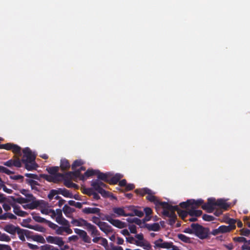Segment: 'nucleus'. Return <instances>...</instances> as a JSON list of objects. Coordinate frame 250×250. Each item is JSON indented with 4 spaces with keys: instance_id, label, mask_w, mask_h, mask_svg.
<instances>
[{
    "instance_id": "obj_1",
    "label": "nucleus",
    "mask_w": 250,
    "mask_h": 250,
    "mask_svg": "<svg viewBox=\"0 0 250 250\" xmlns=\"http://www.w3.org/2000/svg\"><path fill=\"white\" fill-rule=\"evenodd\" d=\"M23 156L21 160L19 158L13 160V166L17 167H21V163L24 164L25 168L29 170L36 169L38 165L35 162L36 156L32 153L29 147H25L22 150Z\"/></svg>"
},
{
    "instance_id": "obj_2",
    "label": "nucleus",
    "mask_w": 250,
    "mask_h": 250,
    "mask_svg": "<svg viewBox=\"0 0 250 250\" xmlns=\"http://www.w3.org/2000/svg\"><path fill=\"white\" fill-rule=\"evenodd\" d=\"M178 208V206H172L169 204V207L167 208H163L162 214L165 216L169 217L168 220V224L169 225H173L177 219V216L173 211V209H176Z\"/></svg>"
},
{
    "instance_id": "obj_3",
    "label": "nucleus",
    "mask_w": 250,
    "mask_h": 250,
    "mask_svg": "<svg viewBox=\"0 0 250 250\" xmlns=\"http://www.w3.org/2000/svg\"><path fill=\"white\" fill-rule=\"evenodd\" d=\"M194 229V234L201 239H204L208 237L209 229L205 228L199 224L192 223Z\"/></svg>"
},
{
    "instance_id": "obj_4",
    "label": "nucleus",
    "mask_w": 250,
    "mask_h": 250,
    "mask_svg": "<svg viewBox=\"0 0 250 250\" xmlns=\"http://www.w3.org/2000/svg\"><path fill=\"white\" fill-rule=\"evenodd\" d=\"M91 186L95 190L101 194L103 197H106L108 196L109 192L103 188V187H105V184L99 179L92 180Z\"/></svg>"
},
{
    "instance_id": "obj_5",
    "label": "nucleus",
    "mask_w": 250,
    "mask_h": 250,
    "mask_svg": "<svg viewBox=\"0 0 250 250\" xmlns=\"http://www.w3.org/2000/svg\"><path fill=\"white\" fill-rule=\"evenodd\" d=\"M140 207L134 206H126V216H137L142 217L144 216V212L139 209Z\"/></svg>"
},
{
    "instance_id": "obj_6",
    "label": "nucleus",
    "mask_w": 250,
    "mask_h": 250,
    "mask_svg": "<svg viewBox=\"0 0 250 250\" xmlns=\"http://www.w3.org/2000/svg\"><path fill=\"white\" fill-rule=\"evenodd\" d=\"M154 192L151 190L150 194H147L146 199L149 201L153 203L157 208L162 207L163 208H167L169 207V204L166 202L160 201L157 198L153 195Z\"/></svg>"
},
{
    "instance_id": "obj_7",
    "label": "nucleus",
    "mask_w": 250,
    "mask_h": 250,
    "mask_svg": "<svg viewBox=\"0 0 250 250\" xmlns=\"http://www.w3.org/2000/svg\"><path fill=\"white\" fill-rule=\"evenodd\" d=\"M113 214L110 215H105V219L111 223L112 225L120 229H123L125 227V223H124L119 220L113 219L112 217L114 216Z\"/></svg>"
},
{
    "instance_id": "obj_8",
    "label": "nucleus",
    "mask_w": 250,
    "mask_h": 250,
    "mask_svg": "<svg viewBox=\"0 0 250 250\" xmlns=\"http://www.w3.org/2000/svg\"><path fill=\"white\" fill-rule=\"evenodd\" d=\"M203 209L206 210L208 213H212L216 209L215 203H214V198H208L207 203L203 204L202 206Z\"/></svg>"
},
{
    "instance_id": "obj_9",
    "label": "nucleus",
    "mask_w": 250,
    "mask_h": 250,
    "mask_svg": "<svg viewBox=\"0 0 250 250\" xmlns=\"http://www.w3.org/2000/svg\"><path fill=\"white\" fill-rule=\"evenodd\" d=\"M46 240L47 242L57 245L60 247H62L64 244L62 238L60 237L48 236L46 237Z\"/></svg>"
},
{
    "instance_id": "obj_10",
    "label": "nucleus",
    "mask_w": 250,
    "mask_h": 250,
    "mask_svg": "<svg viewBox=\"0 0 250 250\" xmlns=\"http://www.w3.org/2000/svg\"><path fill=\"white\" fill-rule=\"evenodd\" d=\"M74 232L79 235L80 237L84 242L87 243H91V240L90 237L87 235L86 232L84 230L76 228L74 229Z\"/></svg>"
},
{
    "instance_id": "obj_11",
    "label": "nucleus",
    "mask_w": 250,
    "mask_h": 250,
    "mask_svg": "<svg viewBox=\"0 0 250 250\" xmlns=\"http://www.w3.org/2000/svg\"><path fill=\"white\" fill-rule=\"evenodd\" d=\"M66 177H71L75 180L77 178L80 180L84 181L85 180L84 176L82 175L80 172V170H74V171H69L66 173Z\"/></svg>"
},
{
    "instance_id": "obj_12",
    "label": "nucleus",
    "mask_w": 250,
    "mask_h": 250,
    "mask_svg": "<svg viewBox=\"0 0 250 250\" xmlns=\"http://www.w3.org/2000/svg\"><path fill=\"white\" fill-rule=\"evenodd\" d=\"M126 220L129 223H134L135 224L138 225L141 228H146L147 224L145 223L142 220H141L136 217L128 218Z\"/></svg>"
},
{
    "instance_id": "obj_13",
    "label": "nucleus",
    "mask_w": 250,
    "mask_h": 250,
    "mask_svg": "<svg viewBox=\"0 0 250 250\" xmlns=\"http://www.w3.org/2000/svg\"><path fill=\"white\" fill-rule=\"evenodd\" d=\"M19 226H15L12 224H8L6 225L3 229L4 231L12 235H15L16 231L19 228Z\"/></svg>"
},
{
    "instance_id": "obj_14",
    "label": "nucleus",
    "mask_w": 250,
    "mask_h": 250,
    "mask_svg": "<svg viewBox=\"0 0 250 250\" xmlns=\"http://www.w3.org/2000/svg\"><path fill=\"white\" fill-rule=\"evenodd\" d=\"M85 229L90 233L92 237L100 235V232L97 229V228L89 223Z\"/></svg>"
},
{
    "instance_id": "obj_15",
    "label": "nucleus",
    "mask_w": 250,
    "mask_h": 250,
    "mask_svg": "<svg viewBox=\"0 0 250 250\" xmlns=\"http://www.w3.org/2000/svg\"><path fill=\"white\" fill-rule=\"evenodd\" d=\"M214 203H215V207H218L219 208L224 210H227L229 207V204L226 203V201L222 199H219L216 200L214 198Z\"/></svg>"
},
{
    "instance_id": "obj_16",
    "label": "nucleus",
    "mask_w": 250,
    "mask_h": 250,
    "mask_svg": "<svg viewBox=\"0 0 250 250\" xmlns=\"http://www.w3.org/2000/svg\"><path fill=\"white\" fill-rule=\"evenodd\" d=\"M70 226H63L59 227L58 226V228L56 230V233L59 235H62L64 232L67 234H71L73 231L70 228Z\"/></svg>"
},
{
    "instance_id": "obj_17",
    "label": "nucleus",
    "mask_w": 250,
    "mask_h": 250,
    "mask_svg": "<svg viewBox=\"0 0 250 250\" xmlns=\"http://www.w3.org/2000/svg\"><path fill=\"white\" fill-rule=\"evenodd\" d=\"M99 227L100 229L105 233L108 234L112 232L113 229L112 227L107 223L102 222V223H99Z\"/></svg>"
},
{
    "instance_id": "obj_18",
    "label": "nucleus",
    "mask_w": 250,
    "mask_h": 250,
    "mask_svg": "<svg viewBox=\"0 0 250 250\" xmlns=\"http://www.w3.org/2000/svg\"><path fill=\"white\" fill-rule=\"evenodd\" d=\"M97 177L99 180L108 183L110 177L111 176L110 172L103 173L98 170Z\"/></svg>"
},
{
    "instance_id": "obj_19",
    "label": "nucleus",
    "mask_w": 250,
    "mask_h": 250,
    "mask_svg": "<svg viewBox=\"0 0 250 250\" xmlns=\"http://www.w3.org/2000/svg\"><path fill=\"white\" fill-rule=\"evenodd\" d=\"M83 212L86 214H96L100 215L101 209L97 208H85L83 209Z\"/></svg>"
},
{
    "instance_id": "obj_20",
    "label": "nucleus",
    "mask_w": 250,
    "mask_h": 250,
    "mask_svg": "<svg viewBox=\"0 0 250 250\" xmlns=\"http://www.w3.org/2000/svg\"><path fill=\"white\" fill-rule=\"evenodd\" d=\"M190 208H197L204 204V200L202 199L197 200L190 199Z\"/></svg>"
},
{
    "instance_id": "obj_21",
    "label": "nucleus",
    "mask_w": 250,
    "mask_h": 250,
    "mask_svg": "<svg viewBox=\"0 0 250 250\" xmlns=\"http://www.w3.org/2000/svg\"><path fill=\"white\" fill-rule=\"evenodd\" d=\"M13 207L14 213L19 216L24 217L28 214L26 212L21 210L20 207L18 206L14 205Z\"/></svg>"
},
{
    "instance_id": "obj_22",
    "label": "nucleus",
    "mask_w": 250,
    "mask_h": 250,
    "mask_svg": "<svg viewBox=\"0 0 250 250\" xmlns=\"http://www.w3.org/2000/svg\"><path fill=\"white\" fill-rule=\"evenodd\" d=\"M28 232L29 231L28 230L21 229L19 227L17 229V231H16V233L18 234L19 238L21 241H25L24 236L25 235L27 236V232Z\"/></svg>"
},
{
    "instance_id": "obj_23",
    "label": "nucleus",
    "mask_w": 250,
    "mask_h": 250,
    "mask_svg": "<svg viewBox=\"0 0 250 250\" xmlns=\"http://www.w3.org/2000/svg\"><path fill=\"white\" fill-rule=\"evenodd\" d=\"M134 191L137 194L141 196H144L146 194H150V192H151V190L148 188H145L136 189Z\"/></svg>"
},
{
    "instance_id": "obj_24",
    "label": "nucleus",
    "mask_w": 250,
    "mask_h": 250,
    "mask_svg": "<svg viewBox=\"0 0 250 250\" xmlns=\"http://www.w3.org/2000/svg\"><path fill=\"white\" fill-rule=\"evenodd\" d=\"M122 177V176L120 174L117 173L115 175H113L111 173V176L109 178L108 183L113 185L116 184Z\"/></svg>"
},
{
    "instance_id": "obj_25",
    "label": "nucleus",
    "mask_w": 250,
    "mask_h": 250,
    "mask_svg": "<svg viewBox=\"0 0 250 250\" xmlns=\"http://www.w3.org/2000/svg\"><path fill=\"white\" fill-rule=\"evenodd\" d=\"M70 167V163L66 159H62L61 160L60 168L62 171L68 169Z\"/></svg>"
},
{
    "instance_id": "obj_26",
    "label": "nucleus",
    "mask_w": 250,
    "mask_h": 250,
    "mask_svg": "<svg viewBox=\"0 0 250 250\" xmlns=\"http://www.w3.org/2000/svg\"><path fill=\"white\" fill-rule=\"evenodd\" d=\"M202 214V211L201 210H196V208H190L188 209V215L191 217L200 216Z\"/></svg>"
},
{
    "instance_id": "obj_27",
    "label": "nucleus",
    "mask_w": 250,
    "mask_h": 250,
    "mask_svg": "<svg viewBox=\"0 0 250 250\" xmlns=\"http://www.w3.org/2000/svg\"><path fill=\"white\" fill-rule=\"evenodd\" d=\"M59 194H61L65 197L67 198H72L73 194L71 192H70L69 190L66 189L64 188H59Z\"/></svg>"
},
{
    "instance_id": "obj_28",
    "label": "nucleus",
    "mask_w": 250,
    "mask_h": 250,
    "mask_svg": "<svg viewBox=\"0 0 250 250\" xmlns=\"http://www.w3.org/2000/svg\"><path fill=\"white\" fill-rule=\"evenodd\" d=\"M66 177V173L64 174L58 173L53 175V183H57L60 181L63 180L64 178Z\"/></svg>"
},
{
    "instance_id": "obj_29",
    "label": "nucleus",
    "mask_w": 250,
    "mask_h": 250,
    "mask_svg": "<svg viewBox=\"0 0 250 250\" xmlns=\"http://www.w3.org/2000/svg\"><path fill=\"white\" fill-rule=\"evenodd\" d=\"M56 221L60 225L63 226H70L69 222L66 219L62 216H57Z\"/></svg>"
},
{
    "instance_id": "obj_30",
    "label": "nucleus",
    "mask_w": 250,
    "mask_h": 250,
    "mask_svg": "<svg viewBox=\"0 0 250 250\" xmlns=\"http://www.w3.org/2000/svg\"><path fill=\"white\" fill-rule=\"evenodd\" d=\"M72 223H75L76 225L79 227H84L85 228H86L87 226L88 225V222L83 219H80V220H74L72 222Z\"/></svg>"
},
{
    "instance_id": "obj_31",
    "label": "nucleus",
    "mask_w": 250,
    "mask_h": 250,
    "mask_svg": "<svg viewBox=\"0 0 250 250\" xmlns=\"http://www.w3.org/2000/svg\"><path fill=\"white\" fill-rule=\"evenodd\" d=\"M146 229L149 231H157L160 229V226L158 223L147 224Z\"/></svg>"
},
{
    "instance_id": "obj_32",
    "label": "nucleus",
    "mask_w": 250,
    "mask_h": 250,
    "mask_svg": "<svg viewBox=\"0 0 250 250\" xmlns=\"http://www.w3.org/2000/svg\"><path fill=\"white\" fill-rule=\"evenodd\" d=\"M126 241L131 244H134L137 246V244L140 241H137V240L133 237L130 236L129 231L126 229Z\"/></svg>"
},
{
    "instance_id": "obj_33",
    "label": "nucleus",
    "mask_w": 250,
    "mask_h": 250,
    "mask_svg": "<svg viewBox=\"0 0 250 250\" xmlns=\"http://www.w3.org/2000/svg\"><path fill=\"white\" fill-rule=\"evenodd\" d=\"M24 227L30 229H32L40 232H44L45 229L43 227L39 225H23Z\"/></svg>"
},
{
    "instance_id": "obj_34",
    "label": "nucleus",
    "mask_w": 250,
    "mask_h": 250,
    "mask_svg": "<svg viewBox=\"0 0 250 250\" xmlns=\"http://www.w3.org/2000/svg\"><path fill=\"white\" fill-rule=\"evenodd\" d=\"M32 202L25 206H23V208H29L30 209H33L36 208L40 205L39 202L38 201H32Z\"/></svg>"
},
{
    "instance_id": "obj_35",
    "label": "nucleus",
    "mask_w": 250,
    "mask_h": 250,
    "mask_svg": "<svg viewBox=\"0 0 250 250\" xmlns=\"http://www.w3.org/2000/svg\"><path fill=\"white\" fill-rule=\"evenodd\" d=\"M173 211L175 212V211H177L178 214L179 216L181 217L183 220H184L187 216L188 215V211L182 210L179 208L178 207V208L176 209H173Z\"/></svg>"
},
{
    "instance_id": "obj_36",
    "label": "nucleus",
    "mask_w": 250,
    "mask_h": 250,
    "mask_svg": "<svg viewBox=\"0 0 250 250\" xmlns=\"http://www.w3.org/2000/svg\"><path fill=\"white\" fill-rule=\"evenodd\" d=\"M32 215L33 219L37 222L46 223L47 222L46 219L39 216V214L33 212Z\"/></svg>"
},
{
    "instance_id": "obj_37",
    "label": "nucleus",
    "mask_w": 250,
    "mask_h": 250,
    "mask_svg": "<svg viewBox=\"0 0 250 250\" xmlns=\"http://www.w3.org/2000/svg\"><path fill=\"white\" fill-rule=\"evenodd\" d=\"M137 246L143 247L146 250H150L151 246L147 241H141L137 244Z\"/></svg>"
},
{
    "instance_id": "obj_38",
    "label": "nucleus",
    "mask_w": 250,
    "mask_h": 250,
    "mask_svg": "<svg viewBox=\"0 0 250 250\" xmlns=\"http://www.w3.org/2000/svg\"><path fill=\"white\" fill-rule=\"evenodd\" d=\"M113 211L116 214V216H125V211L123 208H113Z\"/></svg>"
},
{
    "instance_id": "obj_39",
    "label": "nucleus",
    "mask_w": 250,
    "mask_h": 250,
    "mask_svg": "<svg viewBox=\"0 0 250 250\" xmlns=\"http://www.w3.org/2000/svg\"><path fill=\"white\" fill-rule=\"evenodd\" d=\"M98 170H94L92 169H88L84 173L85 179L87 177H89L93 175H97Z\"/></svg>"
},
{
    "instance_id": "obj_40",
    "label": "nucleus",
    "mask_w": 250,
    "mask_h": 250,
    "mask_svg": "<svg viewBox=\"0 0 250 250\" xmlns=\"http://www.w3.org/2000/svg\"><path fill=\"white\" fill-rule=\"evenodd\" d=\"M62 210L64 213L68 216V214H71L72 213L75 211V209L68 206L67 205H65L62 208Z\"/></svg>"
},
{
    "instance_id": "obj_41",
    "label": "nucleus",
    "mask_w": 250,
    "mask_h": 250,
    "mask_svg": "<svg viewBox=\"0 0 250 250\" xmlns=\"http://www.w3.org/2000/svg\"><path fill=\"white\" fill-rule=\"evenodd\" d=\"M11 148V149L10 150H12L14 153L21 155V147L20 146L17 145L12 144V146Z\"/></svg>"
},
{
    "instance_id": "obj_42",
    "label": "nucleus",
    "mask_w": 250,
    "mask_h": 250,
    "mask_svg": "<svg viewBox=\"0 0 250 250\" xmlns=\"http://www.w3.org/2000/svg\"><path fill=\"white\" fill-rule=\"evenodd\" d=\"M178 238L185 243H190L191 242L190 238L183 234H179Z\"/></svg>"
},
{
    "instance_id": "obj_43",
    "label": "nucleus",
    "mask_w": 250,
    "mask_h": 250,
    "mask_svg": "<svg viewBox=\"0 0 250 250\" xmlns=\"http://www.w3.org/2000/svg\"><path fill=\"white\" fill-rule=\"evenodd\" d=\"M59 170V167H52L47 168V170L49 174L54 175L58 173Z\"/></svg>"
},
{
    "instance_id": "obj_44",
    "label": "nucleus",
    "mask_w": 250,
    "mask_h": 250,
    "mask_svg": "<svg viewBox=\"0 0 250 250\" xmlns=\"http://www.w3.org/2000/svg\"><path fill=\"white\" fill-rule=\"evenodd\" d=\"M41 212L42 214H44L46 215H48L49 213H51L52 217L56 216L55 211L52 209L43 208L41 210Z\"/></svg>"
},
{
    "instance_id": "obj_45",
    "label": "nucleus",
    "mask_w": 250,
    "mask_h": 250,
    "mask_svg": "<svg viewBox=\"0 0 250 250\" xmlns=\"http://www.w3.org/2000/svg\"><path fill=\"white\" fill-rule=\"evenodd\" d=\"M32 238L35 241H37L41 243H45V239H44L43 237L41 235H33Z\"/></svg>"
},
{
    "instance_id": "obj_46",
    "label": "nucleus",
    "mask_w": 250,
    "mask_h": 250,
    "mask_svg": "<svg viewBox=\"0 0 250 250\" xmlns=\"http://www.w3.org/2000/svg\"><path fill=\"white\" fill-rule=\"evenodd\" d=\"M83 164V162L82 160H76L74 161L71 167L73 170H75L76 167L81 166Z\"/></svg>"
},
{
    "instance_id": "obj_47",
    "label": "nucleus",
    "mask_w": 250,
    "mask_h": 250,
    "mask_svg": "<svg viewBox=\"0 0 250 250\" xmlns=\"http://www.w3.org/2000/svg\"><path fill=\"white\" fill-rule=\"evenodd\" d=\"M41 250H60L59 249L54 247L52 245L45 244L41 246Z\"/></svg>"
},
{
    "instance_id": "obj_48",
    "label": "nucleus",
    "mask_w": 250,
    "mask_h": 250,
    "mask_svg": "<svg viewBox=\"0 0 250 250\" xmlns=\"http://www.w3.org/2000/svg\"><path fill=\"white\" fill-rule=\"evenodd\" d=\"M72 178L71 177H65L63 179L64 185L68 188H72V184L73 182H71Z\"/></svg>"
},
{
    "instance_id": "obj_49",
    "label": "nucleus",
    "mask_w": 250,
    "mask_h": 250,
    "mask_svg": "<svg viewBox=\"0 0 250 250\" xmlns=\"http://www.w3.org/2000/svg\"><path fill=\"white\" fill-rule=\"evenodd\" d=\"M219 228L221 233H227L232 230L231 228H230V227H229V226L222 225L220 226Z\"/></svg>"
},
{
    "instance_id": "obj_50",
    "label": "nucleus",
    "mask_w": 250,
    "mask_h": 250,
    "mask_svg": "<svg viewBox=\"0 0 250 250\" xmlns=\"http://www.w3.org/2000/svg\"><path fill=\"white\" fill-rule=\"evenodd\" d=\"M57 194H59V189L57 190L52 189L50 191V192L48 195V198L50 200H52L53 199V197Z\"/></svg>"
},
{
    "instance_id": "obj_51",
    "label": "nucleus",
    "mask_w": 250,
    "mask_h": 250,
    "mask_svg": "<svg viewBox=\"0 0 250 250\" xmlns=\"http://www.w3.org/2000/svg\"><path fill=\"white\" fill-rule=\"evenodd\" d=\"M0 172L5 173L7 175H10L14 173V171H11L6 167L1 166H0Z\"/></svg>"
},
{
    "instance_id": "obj_52",
    "label": "nucleus",
    "mask_w": 250,
    "mask_h": 250,
    "mask_svg": "<svg viewBox=\"0 0 250 250\" xmlns=\"http://www.w3.org/2000/svg\"><path fill=\"white\" fill-rule=\"evenodd\" d=\"M153 243L154 244V248L155 249L162 248L163 239L159 238L157 240L155 241Z\"/></svg>"
},
{
    "instance_id": "obj_53",
    "label": "nucleus",
    "mask_w": 250,
    "mask_h": 250,
    "mask_svg": "<svg viewBox=\"0 0 250 250\" xmlns=\"http://www.w3.org/2000/svg\"><path fill=\"white\" fill-rule=\"evenodd\" d=\"M11 240V238L9 236L5 233H1L0 236V241L9 242Z\"/></svg>"
},
{
    "instance_id": "obj_54",
    "label": "nucleus",
    "mask_w": 250,
    "mask_h": 250,
    "mask_svg": "<svg viewBox=\"0 0 250 250\" xmlns=\"http://www.w3.org/2000/svg\"><path fill=\"white\" fill-rule=\"evenodd\" d=\"M236 220L234 219H229V220L228 221V223L229 224V227H230V228H231V230H233L235 229L236 226Z\"/></svg>"
},
{
    "instance_id": "obj_55",
    "label": "nucleus",
    "mask_w": 250,
    "mask_h": 250,
    "mask_svg": "<svg viewBox=\"0 0 250 250\" xmlns=\"http://www.w3.org/2000/svg\"><path fill=\"white\" fill-rule=\"evenodd\" d=\"M12 143H8L5 144H0V149H4L7 150H10Z\"/></svg>"
},
{
    "instance_id": "obj_56",
    "label": "nucleus",
    "mask_w": 250,
    "mask_h": 250,
    "mask_svg": "<svg viewBox=\"0 0 250 250\" xmlns=\"http://www.w3.org/2000/svg\"><path fill=\"white\" fill-rule=\"evenodd\" d=\"M240 234L245 236H249L250 235V230L247 229H242L240 230Z\"/></svg>"
},
{
    "instance_id": "obj_57",
    "label": "nucleus",
    "mask_w": 250,
    "mask_h": 250,
    "mask_svg": "<svg viewBox=\"0 0 250 250\" xmlns=\"http://www.w3.org/2000/svg\"><path fill=\"white\" fill-rule=\"evenodd\" d=\"M94 189L92 188H84L82 191L83 193L85 194L88 196H91L93 193Z\"/></svg>"
},
{
    "instance_id": "obj_58",
    "label": "nucleus",
    "mask_w": 250,
    "mask_h": 250,
    "mask_svg": "<svg viewBox=\"0 0 250 250\" xmlns=\"http://www.w3.org/2000/svg\"><path fill=\"white\" fill-rule=\"evenodd\" d=\"M202 218L204 221H212L215 220V217L213 216L209 215L208 214H205L203 215Z\"/></svg>"
},
{
    "instance_id": "obj_59",
    "label": "nucleus",
    "mask_w": 250,
    "mask_h": 250,
    "mask_svg": "<svg viewBox=\"0 0 250 250\" xmlns=\"http://www.w3.org/2000/svg\"><path fill=\"white\" fill-rule=\"evenodd\" d=\"M21 193L26 196V198H25L27 199V202H31L35 199V198L32 194L25 193L23 192H21Z\"/></svg>"
},
{
    "instance_id": "obj_60",
    "label": "nucleus",
    "mask_w": 250,
    "mask_h": 250,
    "mask_svg": "<svg viewBox=\"0 0 250 250\" xmlns=\"http://www.w3.org/2000/svg\"><path fill=\"white\" fill-rule=\"evenodd\" d=\"M190 199H189L186 202H181L179 205L183 208H187L188 207H190Z\"/></svg>"
},
{
    "instance_id": "obj_61",
    "label": "nucleus",
    "mask_w": 250,
    "mask_h": 250,
    "mask_svg": "<svg viewBox=\"0 0 250 250\" xmlns=\"http://www.w3.org/2000/svg\"><path fill=\"white\" fill-rule=\"evenodd\" d=\"M41 176L48 182H53V175H52L42 174Z\"/></svg>"
},
{
    "instance_id": "obj_62",
    "label": "nucleus",
    "mask_w": 250,
    "mask_h": 250,
    "mask_svg": "<svg viewBox=\"0 0 250 250\" xmlns=\"http://www.w3.org/2000/svg\"><path fill=\"white\" fill-rule=\"evenodd\" d=\"M128 227L130 233L136 234V227L135 225L130 223L128 225Z\"/></svg>"
},
{
    "instance_id": "obj_63",
    "label": "nucleus",
    "mask_w": 250,
    "mask_h": 250,
    "mask_svg": "<svg viewBox=\"0 0 250 250\" xmlns=\"http://www.w3.org/2000/svg\"><path fill=\"white\" fill-rule=\"evenodd\" d=\"M172 242H165L163 240L162 248L163 249H170L172 247Z\"/></svg>"
},
{
    "instance_id": "obj_64",
    "label": "nucleus",
    "mask_w": 250,
    "mask_h": 250,
    "mask_svg": "<svg viewBox=\"0 0 250 250\" xmlns=\"http://www.w3.org/2000/svg\"><path fill=\"white\" fill-rule=\"evenodd\" d=\"M46 224H47L48 225V226L50 228H51L52 229H54V230H56L57 228H58V225L54 224V223L50 221H48L47 220V222H46Z\"/></svg>"
}]
</instances>
